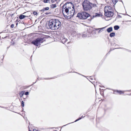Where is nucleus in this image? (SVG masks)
I'll return each mask as SVG.
<instances>
[{"mask_svg": "<svg viewBox=\"0 0 131 131\" xmlns=\"http://www.w3.org/2000/svg\"><path fill=\"white\" fill-rule=\"evenodd\" d=\"M62 13L66 18H70L72 17L74 13L73 5L72 3H67L62 7Z\"/></svg>", "mask_w": 131, "mask_h": 131, "instance_id": "nucleus-1", "label": "nucleus"}, {"mask_svg": "<svg viewBox=\"0 0 131 131\" xmlns=\"http://www.w3.org/2000/svg\"><path fill=\"white\" fill-rule=\"evenodd\" d=\"M61 22L58 20L52 19L50 20L49 23V28L52 30L58 29L60 27Z\"/></svg>", "mask_w": 131, "mask_h": 131, "instance_id": "nucleus-2", "label": "nucleus"}, {"mask_svg": "<svg viewBox=\"0 0 131 131\" xmlns=\"http://www.w3.org/2000/svg\"><path fill=\"white\" fill-rule=\"evenodd\" d=\"M91 8H95L94 11V12H96L97 10L96 8L97 6L96 3H97L96 1V0H91ZM91 15V20L92 19H93L94 17H100L101 15L96 13V12H92L91 15Z\"/></svg>", "mask_w": 131, "mask_h": 131, "instance_id": "nucleus-3", "label": "nucleus"}, {"mask_svg": "<svg viewBox=\"0 0 131 131\" xmlns=\"http://www.w3.org/2000/svg\"><path fill=\"white\" fill-rule=\"evenodd\" d=\"M104 10L105 15L107 17H112L114 15L112 8L110 6L108 5L105 6Z\"/></svg>", "mask_w": 131, "mask_h": 131, "instance_id": "nucleus-4", "label": "nucleus"}, {"mask_svg": "<svg viewBox=\"0 0 131 131\" xmlns=\"http://www.w3.org/2000/svg\"><path fill=\"white\" fill-rule=\"evenodd\" d=\"M89 16V14L86 12H82L78 14L77 17L80 19H86Z\"/></svg>", "mask_w": 131, "mask_h": 131, "instance_id": "nucleus-5", "label": "nucleus"}, {"mask_svg": "<svg viewBox=\"0 0 131 131\" xmlns=\"http://www.w3.org/2000/svg\"><path fill=\"white\" fill-rule=\"evenodd\" d=\"M43 39L41 38H38L32 41L31 43L36 46H38L40 45V43L43 42Z\"/></svg>", "mask_w": 131, "mask_h": 131, "instance_id": "nucleus-6", "label": "nucleus"}, {"mask_svg": "<svg viewBox=\"0 0 131 131\" xmlns=\"http://www.w3.org/2000/svg\"><path fill=\"white\" fill-rule=\"evenodd\" d=\"M83 6L84 9L85 10H90V3L88 1H85L83 3Z\"/></svg>", "mask_w": 131, "mask_h": 131, "instance_id": "nucleus-7", "label": "nucleus"}, {"mask_svg": "<svg viewBox=\"0 0 131 131\" xmlns=\"http://www.w3.org/2000/svg\"><path fill=\"white\" fill-rule=\"evenodd\" d=\"M123 93V92H122V91H121L118 90L115 91L114 92V93L115 94H116L117 93H118L120 94H121Z\"/></svg>", "mask_w": 131, "mask_h": 131, "instance_id": "nucleus-8", "label": "nucleus"}, {"mask_svg": "<svg viewBox=\"0 0 131 131\" xmlns=\"http://www.w3.org/2000/svg\"><path fill=\"white\" fill-rule=\"evenodd\" d=\"M105 28V27H103V28H102L95 29V30H99V31H98V33H100L102 31H101V30Z\"/></svg>", "mask_w": 131, "mask_h": 131, "instance_id": "nucleus-9", "label": "nucleus"}, {"mask_svg": "<svg viewBox=\"0 0 131 131\" xmlns=\"http://www.w3.org/2000/svg\"><path fill=\"white\" fill-rule=\"evenodd\" d=\"M113 30V28L112 27H110L107 29V31L108 32H111Z\"/></svg>", "mask_w": 131, "mask_h": 131, "instance_id": "nucleus-10", "label": "nucleus"}, {"mask_svg": "<svg viewBox=\"0 0 131 131\" xmlns=\"http://www.w3.org/2000/svg\"><path fill=\"white\" fill-rule=\"evenodd\" d=\"M28 17V16H27L21 15H20V16H19V18L20 19H22L24 18H25V17Z\"/></svg>", "mask_w": 131, "mask_h": 131, "instance_id": "nucleus-11", "label": "nucleus"}, {"mask_svg": "<svg viewBox=\"0 0 131 131\" xmlns=\"http://www.w3.org/2000/svg\"><path fill=\"white\" fill-rule=\"evenodd\" d=\"M115 33L114 32H112L110 35V36L111 37H113L115 36Z\"/></svg>", "mask_w": 131, "mask_h": 131, "instance_id": "nucleus-12", "label": "nucleus"}, {"mask_svg": "<svg viewBox=\"0 0 131 131\" xmlns=\"http://www.w3.org/2000/svg\"><path fill=\"white\" fill-rule=\"evenodd\" d=\"M49 9V8L48 7H47L45 8H43L41 10V11H44L45 10H48Z\"/></svg>", "mask_w": 131, "mask_h": 131, "instance_id": "nucleus-13", "label": "nucleus"}, {"mask_svg": "<svg viewBox=\"0 0 131 131\" xmlns=\"http://www.w3.org/2000/svg\"><path fill=\"white\" fill-rule=\"evenodd\" d=\"M119 28V27L118 26H115L114 27V28L115 30H117Z\"/></svg>", "mask_w": 131, "mask_h": 131, "instance_id": "nucleus-14", "label": "nucleus"}, {"mask_svg": "<svg viewBox=\"0 0 131 131\" xmlns=\"http://www.w3.org/2000/svg\"><path fill=\"white\" fill-rule=\"evenodd\" d=\"M24 93V91H22L19 94V95H20V96L21 97H22Z\"/></svg>", "mask_w": 131, "mask_h": 131, "instance_id": "nucleus-15", "label": "nucleus"}, {"mask_svg": "<svg viewBox=\"0 0 131 131\" xmlns=\"http://www.w3.org/2000/svg\"><path fill=\"white\" fill-rule=\"evenodd\" d=\"M51 7L53 8H55L56 7V4H52L51 5Z\"/></svg>", "mask_w": 131, "mask_h": 131, "instance_id": "nucleus-16", "label": "nucleus"}, {"mask_svg": "<svg viewBox=\"0 0 131 131\" xmlns=\"http://www.w3.org/2000/svg\"><path fill=\"white\" fill-rule=\"evenodd\" d=\"M114 3L116 4L117 2V0H112Z\"/></svg>", "mask_w": 131, "mask_h": 131, "instance_id": "nucleus-17", "label": "nucleus"}, {"mask_svg": "<svg viewBox=\"0 0 131 131\" xmlns=\"http://www.w3.org/2000/svg\"><path fill=\"white\" fill-rule=\"evenodd\" d=\"M49 1V0H43V2L45 3H47Z\"/></svg>", "mask_w": 131, "mask_h": 131, "instance_id": "nucleus-18", "label": "nucleus"}, {"mask_svg": "<svg viewBox=\"0 0 131 131\" xmlns=\"http://www.w3.org/2000/svg\"><path fill=\"white\" fill-rule=\"evenodd\" d=\"M22 106L24 107V102L23 101H22L21 102Z\"/></svg>", "mask_w": 131, "mask_h": 131, "instance_id": "nucleus-19", "label": "nucleus"}, {"mask_svg": "<svg viewBox=\"0 0 131 131\" xmlns=\"http://www.w3.org/2000/svg\"><path fill=\"white\" fill-rule=\"evenodd\" d=\"M14 26V24H12L10 26V27L11 28H13Z\"/></svg>", "mask_w": 131, "mask_h": 131, "instance_id": "nucleus-20", "label": "nucleus"}, {"mask_svg": "<svg viewBox=\"0 0 131 131\" xmlns=\"http://www.w3.org/2000/svg\"><path fill=\"white\" fill-rule=\"evenodd\" d=\"M33 14L34 15H36L37 14V13L36 12H34L33 13Z\"/></svg>", "mask_w": 131, "mask_h": 131, "instance_id": "nucleus-21", "label": "nucleus"}, {"mask_svg": "<svg viewBox=\"0 0 131 131\" xmlns=\"http://www.w3.org/2000/svg\"><path fill=\"white\" fill-rule=\"evenodd\" d=\"M29 94V92H25V94L26 95H28Z\"/></svg>", "mask_w": 131, "mask_h": 131, "instance_id": "nucleus-22", "label": "nucleus"}, {"mask_svg": "<svg viewBox=\"0 0 131 131\" xmlns=\"http://www.w3.org/2000/svg\"><path fill=\"white\" fill-rule=\"evenodd\" d=\"M81 117H80V118H79V119H77L75 121V122H77V121L81 119Z\"/></svg>", "mask_w": 131, "mask_h": 131, "instance_id": "nucleus-23", "label": "nucleus"}, {"mask_svg": "<svg viewBox=\"0 0 131 131\" xmlns=\"http://www.w3.org/2000/svg\"><path fill=\"white\" fill-rule=\"evenodd\" d=\"M83 37H85V34H83L82 35Z\"/></svg>", "mask_w": 131, "mask_h": 131, "instance_id": "nucleus-24", "label": "nucleus"}, {"mask_svg": "<svg viewBox=\"0 0 131 131\" xmlns=\"http://www.w3.org/2000/svg\"><path fill=\"white\" fill-rule=\"evenodd\" d=\"M33 131H37L36 129H34Z\"/></svg>", "mask_w": 131, "mask_h": 131, "instance_id": "nucleus-25", "label": "nucleus"}, {"mask_svg": "<svg viewBox=\"0 0 131 131\" xmlns=\"http://www.w3.org/2000/svg\"><path fill=\"white\" fill-rule=\"evenodd\" d=\"M53 0H51V2H53Z\"/></svg>", "mask_w": 131, "mask_h": 131, "instance_id": "nucleus-26", "label": "nucleus"}, {"mask_svg": "<svg viewBox=\"0 0 131 131\" xmlns=\"http://www.w3.org/2000/svg\"><path fill=\"white\" fill-rule=\"evenodd\" d=\"M53 0H51V2H53Z\"/></svg>", "mask_w": 131, "mask_h": 131, "instance_id": "nucleus-27", "label": "nucleus"}, {"mask_svg": "<svg viewBox=\"0 0 131 131\" xmlns=\"http://www.w3.org/2000/svg\"><path fill=\"white\" fill-rule=\"evenodd\" d=\"M109 89L110 90V89Z\"/></svg>", "mask_w": 131, "mask_h": 131, "instance_id": "nucleus-28", "label": "nucleus"}, {"mask_svg": "<svg viewBox=\"0 0 131 131\" xmlns=\"http://www.w3.org/2000/svg\"><path fill=\"white\" fill-rule=\"evenodd\" d=\"M55 0L56 1L57 0Z\"/></svg>", "mask_w": 131, "mask_h": 131, "instance_id": "nucleus-29", "label": "nucleus"}]
</instances>
